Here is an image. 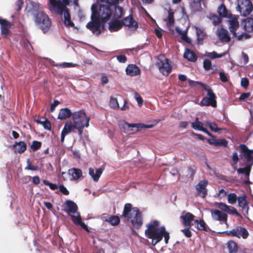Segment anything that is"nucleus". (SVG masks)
I'll use <instances>...</instances> for the list:
<instances>
[{"label": "nucleus", "mask_w": 253, "mask_h": 253, "mask_svg": "<svg viewBox=\"0 0 253 253\" xmlns=\"http://www.w3.org/2000/svg\"><path fill=\"white\" fill-rule=\"evenodd\" d=\"M73 121H68L64 125L61 134V142L64 141L65 136L77 129L79 135H82L84 127L89 126L90 118L82 110L75 112L72 114Z\"/></svg>", "instance_id": "obj_1"}, {"label": "nucleus", "mask_w": 253, "mask_h": 253, "mask_svg": "<svg viewBox=\"0 0 253 253\" xmlns=\"http://www.w3.org/2000/svg\"><path fill=\"white\" fill-rule=\"evenodd\" d=\"M123 0H97L98 4H93L91 6V18H95L106 23L112 15V4H117Z\"/></svg>", "instance_id": "obj_2"}, {"label": "nucleus", "mask_w": 253, "mask_h": 253, "mask_svg": "<svg viewBox=\"0 0 253 253\" xmlns=\"http://www.w3.org/2000/svg\"><path fill=\"white\" fill-rule=\"evenodd\" d=\"M78 0H49L48 8L53 13L62 15L64 14V24L68 27H73L74 24L71 20V16L67 6L70 3L75 5L78 4Z\"/></svg>", "instance_id": "obj_3"}, {"label": "nucleus", "mask_w": 253, "mask_h": 253, "mask_svg": "<svg viewBox=\"0 0 253 253\" xmlns=\"http://www.w3.org/2000/svg\"><path fill=\"white\" fill-rule=\"evenodd\" d=\"M147 229L145 230L146 236L151 239V244L155 246L162 240L163 237L165 238L166 244L168 243L169 239V233L165 230L164 226L159 227V222L154 220L147 225Z\"/></svg>", "instance_id": "obj_4"}, {"label": "nucleus", "mask_w": 253, "mask_h": 253, "mask_svg": "<svg viewBox=\"0 0 253 253\" xmlns=\"http://www.w3.org/2000/svg\"><path fill=\"white\" fill-rule=\"evenodd\" d=\"M123 215L131 223L134 227L140 228L143 224L141 213L137 208H132L131 205L127 203L125 205Z\"/></svg>", "instance_id": "obj_5"}, {"label": "nucleus", "mask_w": 253, "mask_h": 253, "mask_svg": "<svg viewBox=\"0 0 253 253\" xmlns=\"http://www.w3.org/2000/svg\"><path fill=\"white\" fill-rule=\"evenodd\" d=\"M229 24V29L231 33L233 35L234 37L237 38L239 41L243 40L244 39H249L250 36L249 34L246 33H242L238 35L236 33L237 30L239 27V23L238 21V18L236 16L229 17L228 20Z\"/></svg>", "instance_id": "obj_6"}, {"label": "nucleus", "mask_w": 253, "mask_h": 253, "mask_svg": "<svg viewBox=\"0 0 253 253\" xmlns=\"http://www.w3.org/2000/svg\"><path fill=\"white\" fill-rule=\"evenodd\" d=\"M119 126L121 130L126 133L133 134L143 128H150L152 126H146L143 124H128L125 121L120 122Z\"/></svg>", "instance_id": "obj_7"}, {"label": "nucleus", "mask_w": 253, "mask_h": 253, "mask_svg": "<svg viewBox=\"0 0 253 253\" xmlns=\"http://www.w3.org/2000/svg\"><path fill=\"white\" fill-rule=\"evenodd\" d=\"M36 21L42 30L45 32L49 30L51 25L48 16L43 12H39L36 16Z\"/></svg>", "instance_id": "obj_8"}, {"label": "nucleus", "mask_w": 253, "mask_h": 253, "mask_svg": "<svg viewBox=\"0 0 253 253\" xmlns=\"http://www.w3.org/2000/svg\"><path fill=\"white\" fill-rule=\"evenodd\" d=\"M236 9L241 15L247 16L252 12L253 5L250 0H238Z\"/></svg>", "instance_id": "obj_9"}, {"label": "nucleus", "mask_w": 253, "mask_h": 253, "mask_svg": "<svg viewBox=\"0 0 253 253\" xmlns=\"http://www.w3.org/2000/svg\"><path fill=\"white\" fill-rule=\"evenodd\" d=\"M207 91L208 97H204L200 103L201 106H211L215 107L216 106V96L210 87L205 88Z\"/></svg>", "instance_id": "obj_10"}, {"label": "nucleus", "mask_w": 253, "mask_h": 253, "mask_svg": "<svg viewBox=\"0 0 253 253\" xmlns=\"http://www.w3.org/2000/svg\"><path fill=\"white\" fill-rule=\"evenodd\" d=\"M221 233L225 234L226 235L236 237L237 238H243L246 239L249 236V233L247 229L240 226H237L236 228L233 229L230 231H226Z\"/></svg>", "instance_id": "obj_11"}, {"label": "nucleus", "mask_w": 253, "mask_h": 253, "mask_svg": "<svg viewBox=\"0 0 253 253\" xmlns=\"http://www.w3.org/2000/svg\"><path fill=\"white\" fill-rule=\"evenodd\" d=\"M160 73L168 76L171 71L172 67L169 63V60L164 57V59H160L156 63Z\"/></svg>", "instance_id": "obj_12"}, {"label": "nucleus", "mask_w": 253, "mask_h": 253, "mask_svg": "<svg viewBox=\"0 0 253 253\" xmlns=\"http://www.w3.org/2000/svg\"><path fill=\"white\" fill-rule=\"evenodd\" d=\"M211 217L213 220L219 221L220 224H227L228 215L226 213L218 210H211Z\"/></svg>", "instance_id": "obj_13"}, {"label": "nucleus", "mask_w": 253, "mask_h": 253, "mask_svg": "<svg viewBox=\"0 0 253 253\" xmlns=\"http://www.w3.org/2000/svg\"><path fill=\"white\" fill-rule=\"evenodd\" d=\"M64 211L72 218V216L77 215V213L80 214L78 211V206L73 201L67 200L64 203Z\"/></svg>", "instance_id": "obj_14"}, {"label": "nucleus", "mask_w": 253, "mask_h": 253, "mask_svg": "<svg viewBox=\"0 0 253 253\" xmlns=\"http://www.w3.org/2000/svg\"><path fill=\"white\" fill-rule=\"evenodd\" d=\"M192 28L195 31L197 43L202 44L204 42V41L207 37L205 29L203 27L198 26H193Z\"/></svg>", "instance_id": "obj_15"}, {"label": "nucleus", "mask_w": 253, "mask_h": 253, "mask_svg": "<svg viewBox=\"0 0 253 253\" xmlns=\"http://www.w3.org/2000/svg\"><path fill=\"white\" fill-rule=\"evenodd\" d=\"M180 218L181 220L182 224L185 227H191L193 225L192 222L193 221H194L195 220L194 219L195 215L190 212L185 211L181 213Z\"/></svg>", "instance_id": "obj_16"}, {"label": "nucleus", "mask_w": 253, "mask_h": 253, "mask_svg": "<svg viewBox=\"0 0 253 253\" xmlns=\"http://www.w3.org/2000/svg\"><path fill=\"white\" fill-rule=\"evenodd\" d=\"M101 23H102L99 20L91 18V21L86 24V27L93 34L98 35L101 33L100 30Z\"/></svg>", "instance_id": "obj_17"}, {"label": "nucleus", "mask_w": 253, "mask_h": 253, "mask_svg": "<svg viewBox=\"0 0 253 253\" xmlns=\"http://www.w3.org/2000/svg\"><path fill=\"white\" fill-rule=\"evenodd\" d=\"M216 206L220 209V211L226 212L231 215H239V213L235 208L229 206L225 203L222 202L217 203Z\"/></svg>", "instance_id": "obj_18"}, {"label": "nucleus", "mask_w": 253, "mask_h": 253, "mask_svg": "<svg viewBox=\"0 0 253 253\" xmlns=\"http://www.w3.org/2000/svg\"><path fill=\"white\" fill-rule=\"evenodd\" d=\"M122 25L126 26L130 30H136L138 27V23L134 20L131 16L125 17L122 21Z\"/></svg>", "instance_id": "obj_19"}, {"label": "nucleus", "mask_w": 253, "mask_h": 253, "mask_svg": "<svg viewBox=\"0 0 253 253\" xmlns=\"http://www.w3.org/2000/svg\"><path fill=\"white\" fill-rule=\"evenodd\" d=\"M242 153L243 154V156L245 159L248 163H252L253 164V150H249L248 147L244 144H241L240 145Z\"/></svg>", "instance_id": "obj_20"}, {"label": "nucleus", "mask_w": 253, "mask_h": 253, "mask_svg": "<svg viewBox=\"0 0 253 253\" xmlns=\"http://www.w3.org/2000/svg\"><path fill=\"white\" fill-rule=\"evenodd\" d=\"M208 181L206 180H201L196 186V190L199 195L202 194V197L205 198L207 193L206 186Z\"/></svg>", "instance_id": "obj_21"}, {"label": "nucleus", "mask_w": 253, "mask_h": 253, "mask_svg": "<svg viewBox=\"0 0 253 253\" xmlns=\"http://www.w3.org/2000/svg\"><path fill=\"white\" fill-rule=\"evenodd\" d=\"M216 35L222 42H228L230 40L228 31L223 28L218 29L217 30Z\"/></svg>", "instance_id": "obj_22"}, {"label": "nucleus", "mask_w": 253, "mask_h": 253, "mask_svg": "<svg viewBox=\"0 0 253 253\" xmlns=\"http://www.w3.org/2000/svg\"><path fill=\"white\" fill-rule=\"evenodd\" d=\"M123 27L122 22L118 19H114L109 23V30L111 32H116L122 28Z\"/></svg>", "instance_id": "obj_23"}, {"label": "nucleus", "mask_w": 253, "mask_h": 253, "mask_svg": "<svg viewBox=\"0 0 253 253\" xmlns=\"http://www.w3.org/2000/svg\"><path fill=\"white\" fill-rule=\"evenodd\" d=\"M126 74L130 76H137L140 73L139 68L133 64L128 65L126 69Z\"/></svg>", "instance_id": "obj_24"}, {"label": "nucleus", "mask_w": 253, "mask_h": 253, "mask_svg": "<svg viewBox=\"0 0 253 253\" xmlns=\"http://www.w3.org/2000/svg\"><path fill=\"white\" fill-rule=\"evenodd\" d=\"M238 206L243 210H245L247 213H248L249 207L247 201L246 196L244 194L238 197Z\"/></svg>", "instance_id": "obj_25"}, {"label": "nucleus", "mask_w": 253, "mask_h": 253, "mask_svg": "<svg viewBox=\"0 0 253 253\" xmlns=\"http://www.w3.org/2000/svg\"><path fill=\"white\" fill-rule=\"evenodd\" d=\"M102 172L103 169L101 168L97 169L95 170L92 168L89 169V174L95 182L98 181Z\"/></svg>", "instance_id": "obj_26"}, {"label": "nucleus", "mask_w": 253, "mask_h": 253, "mask_svg": "<svg viewBox=\"0 0 253 253\" xmlns=\"http://www.w3.org/2000/svg\"><path fill=\"white\" fill-rule=\"evenodd\" d=\"M116 5L112 4V10L114 9V12L112 13L113 18L119 19L124 14V12L122 7Z\"/></svg>", "instance_id": "obj_27"}, {"label": "nucleus", "mask_w": 253, "mask_h": 253, "mask_svg": "<svg viewBox=\"0 0 253 253\" xmlns=\"http://www.w3.org/2000/svg\"><path fill=\"white\" fill-rule=\"evenodd\" d=\"M72 220L76 225H80L87 232L89 231L87 226L82 221L80 214L77 213V215L72 216Z\"/></svg>", "instance_id": "obj_28"}, {"label": "nucleus", "mask_w": 253, "mask_h": 253, "mask_svg": "<svg viewBox=\"0 0 253 253\" xmlns=\"http://www.w3.org/2000/svg\"><path fill=\"white\" fill-rule=\"evenodd\" d=\"M194 223H196V228L199 230L204 231L206 232H209L211 231L209 227L203 219H195L194 220Z\"/></svg>", "instance_id": "obj_29"}, {"label": "nucleus", "mask_w": 253, "mask_h": 253, "mask_svg": "<svg viewBox=\"0 0 253 253\" xmlns=\"http://www.w3.org/2000/svg\"><path fill=\"white\" fill-rule=\"evenodd\" d=\"M68 173L71 176V180H78L80 177L82 176V170L78 169L73 168L70 169L68 171Z\"/></svg>", "instance_id": "obj_30"}, {"label": "nucleus", "mask_w": 253, "mask_h": 253, "mask_svg": "<svg viewBox=\"0 0 253 253\" xmlns=\"http://www.w3.org/2000/svg\"><path fill=\"white\" fill-rule=\"evenodd\" d=\"M183 56L184 58L191 62H195L197 59V56L195 52L188 48L185 49Z\"/></svg>", "instance_id": "obj_31"}, {"label": "nucleus", "mask_w": 253, "mask_h": 253, "mask_svg": "<svg viewBox=\"0 0 253 253\" xmlns=\"http://www.w3.org/2000/svg\"><path fill=\"white\" fill-rule=\"evenodd\" d=\"M72 114L73 113H72L71 110L67 108H63L60 110L59 113L58 115V119L60 120L66 119L70 117L71 116L72 117Z\"/></svg>", "instance_id": "obj_32"}, {"label": "nucleus", "mask_w": 253, "mask_h": 253, "mask_svg": "<svg viewBox=\"0 0 253 253\" xmlns=\"http://www.w3.org/2000/svg\"><path fill=\"white\" fill-rule=\"evenodd\" d=\"M14 148L16 152L21 154L26 150L27 145L23 141L16 142L14 145Z\"/></svg>", "instance_id": "obj_33"}, {"label": "nucleus", "mask_w": 253, "mask_h": 253, "mask_svg": "<svg viewBox=\"0 0 253 253\" xmlns=\"http://www.w3.org/2000/svg\"><path fill=\"white\" fill-rule=\"evenodd\" d=\"M244 27L247 32H253V18H249L244 20Z\"/></svg>", "instance_id": "obj_34"}, {"label": "nucleus", "mask_w": 253, "mask_h": 253, "mask_svg": "<svg viewBox=\"0 0 253 253\" xmlns=\"http://www.w3.org/2000/svg\"><path fill=\"white\" fill-rule=\"evenodd\" d=\"M175 30H176V31L177 32V33L178 34H179L180 35H181V38L183 41H185V42H186L187 43L191 42V39L188 38L187 36V29L186 30L182 31L179 28L176 27Z\"/></svg>", "instance_id": "obj_35"}, {"label": "nucleus", "mask_w": 253, "mask_h": 253, "mask_svg": "<svg viewBox=\"0 0 253 253\" xmlns=\"http://www.w3.org/2000/svg\"><path fill=\"white\" fill-rule=\"evenodd\" d=\"M226 245L229 253H236L238 251V246L236 242L231 240L227 243Z\"/></svg>", "instance_id": "obj_36"}, {"label": "nucleus", "mask_w": 253, "mask_h": 253, "mask_svg": "<svg viewBox=\"0 0 253 253\" xmlns=\"http://www.w3.org/2000/svg\"><path fill=\"white\" fill-rule=\"evenodd\" d=\"M217 12L220 17H228L229 14L225 6L223 4H221L218 7Z\"/></svg>", "instance_id": "obj_37"}, {"label": "nucleus", "mask_w": 253, "mask_h": 253, "mask_svg": "<svg viewBox=\"0 0 253 253\" xmlns=\"http://www.w3.org/2000/svg\"><path fill=\"white\" fill-rule=\"evenodd\" d=\"M164 21L166 22V24L168 27L170 28L173 26L174 24L173 13L169 12L168 15L166 18L164 19Z\"/></svg>", "instance_id": "obj_38"}, {"label": "nucleus", "mask_w": 253, "mask_h": 253, "mask_svg": "<svg viewBox=\"0 0 253 253\" xmlns=\"http://www.w3.org/2000/svg\"><path fill=\"white\" fill-rule=\"evenodd\" d=\"M191 126L193 129L200 131H202L204 128L203 124L199 121L198 118H196L194 122L191 123Z\"/></svg>", "instance_id": "obj_39"}, {"label": "nucleus", "mask_w": 253, "mask_h": 253, "mask_svg": "<svg viewBox=\"0 0 253 253\" xmlns=\"http://www.w3.org/2000/svg\"><path fill=\"white\" fill-rule=\"evenodd\" d=\"M105 221L113 226H116L120 223V218L117 216H111L107 218Z\"/></svg>", "instance_id": "obj_40"}, {"label": "nucleus", "mask_w": 253, "mask_h": 253, "mask_svg": "<svg viewBox=\"0 0 253 253\" xmlns=\"http://www.w3.org/2000/svg\"><path fill=\"white\" fill-rule=\"evenodd\" d=\"M223 55L224 54H218L215 51H212L211 52L206 51L204 54L205 56L211 59H213L216 58H220L222 57Z\"/></svg>", "instance_id": "obj_41"}, {"label": "nucleus", "mask_w": 253, "mask_h": 253, "mask_svg": "<svg viewBox=\"0 0 253 253\" xmlns=\"http://www.w3.org/2000/svg\"><path fill=\"white\" fill-rule=\"evenodd\" d=\"M209 142L211 144L213 143L216 146H223L226 147L227 145V141L225 139H218L214 140V142H212L211 141H209Z\"/></svg>", "instance_id": "obj_42"}, {"label": "nucleus", "mask_w": 253, "mask_h": 253, "mask_svg": "<svg viewBox=\"0 0 253 253\" xmlns=\"http://www.w3.org/2000/svg\"><path fill=\"white\" fill-rule=\"evenodd\" d=\"M251 170V167L250 166H247L245 168H239L237 169V172L238 173L244 174L246 178H248L250 175Z\"/></svg>", "instance_id": "obj_43"}, {"label": "nucleus", "mask_w": 253, "mask_h": 253, "mask_svg": "<svg viewBox=\"0 0 253 253\" xmlns=\"http://www.w3.org/2000/svg\"><path fill=\"white\" fill-rule=\"evenodd\" d=\"M206 123L209 126L211 130L214 132H217L221 130L220 128L218 127L217 125L215 123H212L210 121H207Z\"/></svg>", "instance_id": "obj_44"}, {"label": "nucleus", "mask_w": 253, "mask_h": 253, "mask_svg": "<svg viewBox=\"0 0 253 253\" xmlns=\"http://www.w3.org/2000/svg\"><path fill=\"white\" fill-rule=\"evenodd\" d=\"M209 18L215 26L219 24L221 22V17L214 14L210 15Z\"/></svg>", "instance_id": "obj_45"}, {"label": "nucleus", "mask_w": 253, "mask_h": 253, "mask_svg": "<svg viewBox=\"0 0 253 253\" xmlns=\"http://www.w3.org/2000/svg\"><path fill=\"white\" fill-rule=\"evenodd\" d=\"M238 198L235 193H230L227 196V201L230 204H234L236 203Z\"/></svg>", "instance_id": "obj_46"}, {"label": "nucleus", "mask_w": 253, "mask_h": 253, "mask_svg": "<svg viewBox=\"0 0 253 253\" xmlns=\"http://www.w3.org/2000/svg\"><path fill=\"white\" fill-rule=\"evenodd\" d=\"M189 84L191 86H196L197 85H200L204 90H205V88H207L209 87H207L206 85L203 84V83L197 82V81H194L191 80H188Z\"/></svg>", "instance_id": "obj_47"}, {"label": "nucleus", "mask_w": 253, "mask_h": 253, "mask_svg": "<svg viewBox=\"0 0 253 253\" xmlns=\"http://www.w3.org/2000/svg\"><path fill=\"white\" fill-rule=\"evenodd\" d=\"M110 105L114 109H118L119 108L118 100L116 98L111 97L110 100Z\"/></svg>", "instance_id": "obj_48"}, {"label": "nucleus", "mask_w": 253, "mask_h": 253, "mask_svg": "<svg viewBox=\"0 0 253 253\" xmlns=\"http://www.w3.org/2000/svg\"><path fill=\"white\" fill-rule=\"evenodd\" d=\"M42 146V143L40 141H33L31 146V148L33 151H36L39 149Z\"/></svg>", "instance_id": "obj_49"}, {"label": "nucleus", "mask_w": 253, "mask_h": 253, "mask_svg": "<svg viewBox=\"0 0 253 253\" xmlns=\"http://www.w3.org/2000/svg\"><path fill=\"white\" fill-rule=\"evenodd\" d=\"M184 229L181 230V232L184 235V236L187 238H190L192 236V232L191 231V227H185Z\"/></svg>", "instance_id": "obj_50"}, {"label": "nucleus", "mask_w": 253, "mask_h": 253, "mask_svg": "<svg viewBox=\"0 0 253 253\" xmlns=\"http://www.w3.org/2000/svg\"><path fill=\"white\" fill-rule=\"evenodd\" d=\"M203 67L205 70L209 71L212 69V65L211 61L209 59H205L203 62Z\"/></svg>", "instance_id": "obj_51"}, {"label": "nucleus", "mask_w": 253, "mask_h": 253, "mask_svg": "<svg viewBox=\"0 0 253 253\" xmlns=\"http://www.w3.org/2000/svg\"><path fill=\"white\" fill-rule=\"evenodd\" d=\"M191 5L195 10H199L201 8V0H193Z\"/></svg>", "instance_id": "obj_52"}, {"label": "nucleus", "mask_w": 253, "mask_h": 253, "mask_svg": "<svg viewBox=\"0 0 253 253\" xmlns=\"http://www.w3.org/2000/svg\"><path fill=\"white\" fill-rule=\"evenodd\" d=\"M0 25L1 27L9 28L11 26V23L9 21L1 18H0Z\"/></svg>", "instance_id": "obj_53"}, {"label": "nucleus", "mask_w": 253, "mask_h": 253, "mask_svg": "<svg viewBox=\"0 0 253 253\" xmlns=\"http://www.w3.org/2000/svg\"><path fill=\"white\" fill-rule=\"evenodd\" d=\"M76 64H73L72 63H67V62H64L61 64H60L59 65H55V66H59L63 68H70V67H74L76 66Z\"/></svg>", "instance_id": "obj_54"}, {"label": "nucleus", "mask_w": 253, "mask_h": 253, "mask_svg": "<svg viewBox=\"0 0 253 253\" xmlns=\"http://www.w3.org/2000/svg\"><path fill=\"white\" fill-rule=\"evenodd\" d=\"M43 183H44V184L50 187V188L53 190H54L57 189L58 188L57 185L56 184L50 183L46 180H44L43 181Z\"/></svg>", "instance_id": "obj_55"}, {"label": "nucleus", "mask_w": 253, "mask_h": 253, "mask_svg": "<svg viewBox=\"0 0 253 253\" xmlns=\"http://www.w3.org/2000/svg\"><path fill=\"white\" fill-rule=\"evenodd\" d=\"M134 97L135 100L137 101L138 103L139 106H142V105L143 104V100L141 96L138 93L135 92L134 94Z\"/></svg>", "instance_id": "obj_56"}, {"label": "nucleus", "mask_w": 253, "mask_h": 253, "mask_svg": "<svg viewBox=\"0 0 253 253\" xmlns=\"http://www.w3.org/2000/svg\"><path fill=\"white\" fill-rule=\"evenodd\" d=\"M219 75V79L222 82L224 83L228 82V79L225 73L223 72H220Z\"/></svg>", "instance_id": "obj_57"}, {"label": "nucleus", "mask_w": 253, "mask_h": 253, "mask_svg": "<svg viewBox=\"0 0 253 253\" xmlns=\"http://www.w3.org/2000/svg\"><path fill=\"white\" fill-rule=\"evenodd\" d=\"M59 189L60 191L63 193V194L65 195H68L69 194V191L67 189V188L63 185H60L59 187Z\"/></svg>", "instance_id": "obj_58"}, {"label": "nucleus", "mask_w": 253, "mask_h": 253, "mask_svg": "<svg viewBox=\"0 0 253 253\" xmlns=\"http://www.w3.org/2000/svg\"><path fill=\"white\" fill-rule=\"evenodd\" d=\"M241 85L242 87L246 88L249 85V80L246 78H243L241 79Z\"/></svg>", "instance_id": "obj_59"}, {"label": "nucleus", "mask_w": 253, "mask_h": 253, "mask_svg": "<svg viewBox=\"0 0 253 253\" xmlns=\"http://www.w3.org/2000/svg\"><path fill=\"white\" fill-rule=\"evenodd\" d=\"M26 169L31 170H37L38 169V167L31 164V163L30 162L29 160H28L27 167L26 168Z\"/></svg>", "instance_id": "obj_60"}, {"label": "nucleus", "mask_w": 253, "mask_h": 253, "mask_svg": "<svg viewBox=\"0 0 253 253\" xmlns=\"http://www.w3.org/2000/svg\"><path fill=\"white\" fill-rule=\"evenodd\" d=\"M116 58L120 63H125L127 60L126 57L124 55H118Z\"/></svg>", "instance_id": "obj_61"}, {"label": "nucleus", "mask_w": 253, "mask_h": 253, "mask_svg": "<svg viewBox=\"0 0 253 253\" xmlns=\"http://www.w3.org/2000/svg\"><path fill=\"white\" fill-rule=\"evenodd\" d=\"M226 192L223 189H221L219 191L217 195L218 197L221 199L225 197L226 195Z\"/></svg>", "instance_id": "obj_62"}, {"label": "nucleus", "mask_w": 253, "mask_h": 253, "mask_svg": "<svg viewBox=\"0 0 253 253\" xmlns=\"http://www.w3.org/2000/svg\"><path fill=\"white\" fill-rule=\"evenodd\" d=\"M60 102L59 101L57 100H55L54 101L53 103L50 106V111L51 112H53L54 109H55V108L59 104Z\"/></svg>", "instance_id": "obj_63"}, {"label": "nucleus", "mask_w": 253, "mask_h": 253, "mask_svg": "<svg viewBox=\"0 0 253 253\" xmlns=\"http://www.w3.org/2000/svg\"><path fill=\"white\" fill-rule=\"evenodd\" d=\"M232 160L235 164H237L239 161L238 155L237 152H234L232 155Z\"/></svg>", "instance_id": "obj_64"}]
</instances>
